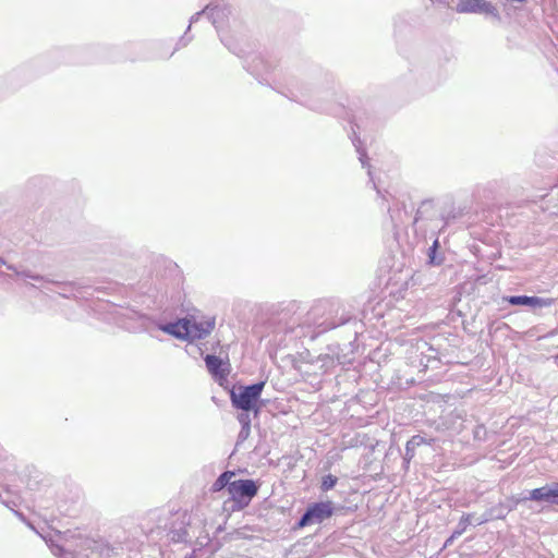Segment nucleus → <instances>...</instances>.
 <instances>
[{"instance_id":"f03ea898","label":"nucleus","mask_w":558,"mask_h":558,"mask_svg":"<svg viewBox=\"0 0 558 558\" xmlns=\"http://www.w3.org/2000/svg\"><path fill=\"white\" fill-rule=\"evenodd\" d=\"M265 383H258L246 387H238L231 390V402L234 408L248 412H257V401L262 395Z\"/></svg>"},{"instance_id":"1a4fd4ad","label":"nucleus","mask_w":558,"mask_h":558,"mask_svg":"<svg viewBox=\"0 0 558 558\" xmlns=\"http://www.w3.org/2000/svg\"><path fill=\"white\" fill-rule=\"evenodd\" d=\"M232 476H233V473H231V472H226V473L221 474V475L216 480V482L214 483V485H213V489H214L215 492H219V490H221L222 488H225L226 486H228V487H229V485H230V483H231V482H230V480L232 478Z\"/></svg>"},{"instance_id":"dca6fc26","label":"nucleus","mask_w":558,"mask_h":558,"mask_svg":"<svg viewBox=\"0 0 558 558\" xmlns=\"http://www.w3.org/2000/svg\"><path fill=\"white\" fill-rule=\"evenodd\" d=\"M219 35H220V39H221V41H222V43H223V44H225L229 49H231L232 47H231L230 43L228 41L227 37L225 36V34H223V33H219Z\"/></svg>"},{"instance_id":"f8f14e48","label":"nucleus","mask_w":558,"mask_h":558,"mask_svg":"<svg viewBox=\"0 0 558 558\" xmlns=\"http://www.w3.org/2000/svg\"><path fill=\"white\" fill-rule=\"evenodd\" d=\"M423 437L421 436H413L407 444V456L412 457V451L414 448L418 447L423 442Z\"/></svg>"},{"instance_id":"4468645a","label":"nucleus","mask_w":558,"mask_h":558,"mask_svg":"<svg viewBox=\"0 0 558 558\" xmlns=\"http://www.w3.org/2000/svg\"><path fill=\"white\" fill-rule=\"evenodd\" d=\"M337 483V478L332 475H327L323 478L322 482V489L323 490H329L331 489Z\"/></svg>"},{"instance_id":"ddd939ff","label":"nucleus","mask_w":558,"mask_h":558,"mask_svg":"<svg viewBox=\"0 0 558 558\" xmlns=\"http://www.w3.org/2000/svg\"><path fill=\"white\" fill-rule=\"evenodd\" d=\"M238 418L243 426L241 435H243L244 433L247 434L248 428H250V423H251L250 415L247 413H241Z\"/></svg>"},{"instance_id":"7ed1b4c3","label":"nucleus","mask_w":558,"mask_h":558,"mask_svg":"<svg viewBox=\"0 0 558 558\" xmlns=\"http://www.w3.org/2000/svg\"><path fill=\"white\" fill-rule=\"evenodd\" d=\"M456 11L458 13L481 14L495 20L500 19L497 7L486 0H459Z\"/></svg>"},{"instance_id":"20e7f679","label":"nucleus","mask_w":558,"mask_h":558,"mask_svg":"<svg viewBox=\"0 0 558 558\" xmlns=\"http://www.w3.org/2000/svg\"><path fill=\"white\" fill-rule=\"evenodd\" d=\"M333 513L331 501L317 502L310 506L299 522L300 527L322 523Z\"/></svg>"},{"instance_id":"a211bd4d","label":"nucleus","mask_w":558,"mask_h":558,"mask_svg":"<svg viewBox=\"0 0 558 558\" xmlns=\"http://www.w3.org/2000/svg\"><path fill=\"white\" fill-rule=\"evenodd\" d=\"M0 264H3V265H4V264H5V262H4L2 258H0Z\"/></svg>"},{"instance_id":"6e6552de","label":"nucleus","mask_w":558,"mask_h":558,"mask_svg":"<svg viewBox=\"0 0 558 558\" xmlns=\"http://www.w3.org/2000/svg\"><path fill=\"white\" fill-rule=\"evenodd\" d=\"M225 13V10L223 9H220L218 7H206V9L202 12V13H197L195 16L192 17V22L195 21L199 15L204 14L210 19H213V23L216 24L217 23V19L220 16V15H223Z\"/></svg>"},{"instance_id":"9d476101","label":"nucleus","mask_w":558,"mask_h":558,"mask_svg":"<svg viewBox=\"0 0 558 558\" xmlns=\"http://www.w3.org/2000/svg\"><path fill=\"white\" fill-rule=\"evenodd\" d=\"M553 303L549 299H543L537 296H530L529 306L530 307H547Z\"/></svg>"},{"instance_id":"2eb2a0df","label":"nucleus","mask_w":558,"mask_h":558,"mask_svg":"<svg viewBox=\"0 0 558 558\" xmlns=\"http://www.w3.org/2000/svg\"><path fill=\"white\" fill-rule=\"evenodd\" d=\"M486 520H487V519H484V520H473V517H471V515H468V517L465 518V522H468L469 524H473V523H475V524H481L482 522H484V521H486Z\"/></svg>"},{"instance_id":"0eeeda50","label":"nucleus","mask_w":558,"mask_h":558,"mask_svg":"<svg viewBox=\"0 0 558 558\" xmlns=\"http://www.w3.org/2000/svg\"><path fill=\"white\" fill-rule=\"evenodd\" d=\"M205 362L208 371L215 377L222 379L228 375V365L221 359L215 355H207Z\"/></svg>"},{"instance_id":"f3484780","label":"nucleus","mask_w":558,"mask_h":558,"mask_svg":"<svg viewBox=\"0 0 558 558\" xmlns=\"http://www.w3.org/2000/svg\"><path fill=\"white\" fill-rule=\"evenodd\" d=\"M360 161L362 162V165H363V166L365 165L364 156H361V157H360Z\"/></svg>"},{"instance_id":"39448f33","label":"nucleus","mask_w":558,"mask_h":558,"mask_svg":"<svg viewBox=\"0 0 558 558\" xmlns=\"http://www.w3.org/2000/svg\"><path fill=\"white\" fill-rule=\"evenodd\" d=\"M231 497L239 502H248L257 493L253 481H234L228 487Z\"/></svg>"},{"instance_id":"9b49d317","label":"nucleus","mask_w":558,"mask_h":558,"mask_svg":"<svg viewBox=\"0 0 558 558\" xmlns=\"http://www.w3.org/2000/svg\"><path fill=\"white\" fill-rule=\"evenodd\" d=\"M507 301H508L511 305H524V306H529L530 296H526V295H513V296H509V298L507 299Z\"/></svg>"},{"instance_id":"423d86ee","label":"nucleus","mask_w":558,"mask_h":558,"mask_svg":"<svg viewBox=\"0 0 558 558\" xmlns=\"http://www.w3.org/2000/svg\"><path fill=\"white\" fill-rule=\"evenodd\" d=\"M527 499L558 505V485L533 489L530 492Z\"/></svg>"},{"instance_id":"f257e3e1","label":"nucleus","mask_w":558,"mask_h":558,"mask_svg":"<svg viewBox=\"0 0 558 558\" xmlns=\"http://www.w3.org/2000/svg\"><path fill=\"white\" fill-rule=\"evenodd\" d=\"M214 327V319L192 316L175 323L161 325L160 329L178 339L194 341L208 336Z\"/></svg>"}]
</instances>
